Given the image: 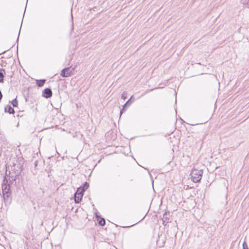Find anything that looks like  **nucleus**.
<instances>
[{
  "mask_svg": "<svg viewBox=\"0 0 249 249\" xmlns=\"http://www.w3.org/2000/svg\"><path fill=\"white\" fill-rule=\"evenodd\" d=\"M3 197L6 203L10 202L11 192L10 191V184L8 183V180L6 177L3 180V184L2 185Z\"/></svg>",
  "mask_w": 249,
  "mask_h": 249,
  "instance_id": "nucleus-1",
  "label": "nucleus"
},
{
  "mask_svg": "<svg viewBox=\"0 0 249 249\" xmlns=\"http://www.w3.org/2000/svg\"><path fill=\"white\" fill-rule=\"evenodd\" d=\"M202 170L193 169L190 174L192 181L196 183L199 182L202 178Z\"/></svg>",
  "mask_w": 249,
  "mask_h": 249,
  "instance_id": "nucleus-2",
  "label": "nucleus"
},
{
  "mask_svg": "<svg viewBox=\"0 0 249 249\" xmlns=\"http://www.w3.org/2000/svg\"><path fill=\"white\" fill-rule=\"evenodd\" d=\"M74 70L71 67L63 69L61 72V76L63 77H67L71 75L72 71Z\"/></svg>",
  "mask_w": 249,
  "mask_h": 249,
  "instance_id": "nucleus-3",
  "label": "nucleus"
},
{
  "mask_svg": "<svg viewBox=\"0 0 249 249\" xmlns=\"http://www.w3.org/2000/svg\"><path fill=\"white\" fill-rule=\"evenodd\" d=\"M42 95L46 98H49L52 96V91L50 88L45 89L42 92Z\"/></svg>",
  "mask_w": 249,
  "mask_h": 249,
  "instance_id": "nucleus-4",
  "label": "nucleus"
},
{
  "mask_svg": "<svg viewBox=\"0 0 249 249\" xmlns=\"http://www.w3.org/2000/svg\"><path fill=\"white\" fill-rule=\"evenodd\" d=\"M132 98V96H131V98L123 106V108L120 110V116H121L124 111L125 110L126 108L131 104L132 102L131 101V99Z\"/></svg>",
  "mask_w": 249,
  "mask_h": 249,
  "instance_id": "nucleus-5",
  "label": "nucleus"
},
{
  "mask_svg": "<svg viewBox=\"0 0 249 249\" xmlns=\"http://www.w3.org/2000/svg\"><path fill=\"white\" fill-rule=\"evenodd\" d=\"M6 176L8 178V180H9V183H10L9 184H12L14 182L16 184L15 181H16V178L18 176V175H15V176H8L7 170H6Z\"/></svg>",
  "mask_w": 249,
  "mask_h": 249,
  "instance_id": "nucleus-6",
  "label": "nucleus"
},
{
  "mask_svg": "<svg viewBox=\"0 0 249 249\" xmlns=\"http://www.w3.org/2000/svg\"><path fill=\"white\" fill-rule=\"evenodd\" d=\"M83 195L76 194V193H75V194H74L75 202L76 203H79L81 201V200L83 197Z\"/></svg>",
  "mask_w": 249,
  "mask_h": 249,
  "instance_id": "nucleus-7",
  "label": "nucleus"
},
{
  "mask_svg": "<svg viewBox=\"0 0 249 249\" xmlns=\"http://www.w3.org/2000/svg\"><path fill=\"white\" fill-rule=\"evenodd\" d=\"M5 112L9 114H14L15 112L14 108L10 105H7L4 108Z\"/></svg>",
  "mask_w": 249,
  "mask_h": 249,
  "instance_id": "nucleus-8",
  "label": "nucleus"
},
{
  "mask_svg": "<svg viewBox=\"0 0 249 249\" xmlns=\"http://www.w3.org/2000/svg\"><path fill=\"white\" fill-rule=\"evenodd\" d=\"M170 218V215L169 212H166L165 213H164V214H163V218H162V219L165 220V222L166 221L169 222Z\"/></svg>",
  "mask_w": 249,
  "mask_h": 249,
  "instance_id": "nucleus-9",
  "label": "nucleus"
},
{
  "mask_svg": "<svg viewBox=\"0 0 249 249\" xmlns=\"http://www.w3.org/2000/svg\"><path fill=\"white\" fill-rule=\"evenodd\" d=\"M5 73V70L3 69H0V83L3 82Z\"/></svg>",
  "mask_w": 249,
  "mask_h": 249,
  "instance_id": "nucleus-10",
  "label": "nucleus"
},
{
  "mask_svg": "<svg viewBox=\"0 0 249 249\" xmlns=\"http://www.w3.org/2000/svg\"><path fill=\"white\" fill-rule=\"evenodd\" d=\"M46 80L45 79H40V80H36V84L39 87H41L43 86L45 84Z\"/></svg>",
  "mask_w": 249,
  "mask_h": 249,
  "instance_id": "nucleus-11",
  "label": "nucleus"
},
{
  "mask_svg": "<svg viewBox=\"0 0 249 249\" xmlns=\"http://www.w3.org/2000/svg\"><path fill=\"white\" fill-rule=\"evenodd\" d=\"M89 187V184L87 182H85L82 186H80L85 191Z\"/></svg>",
  "mask_w": 249,
  "mask_h": 249,
  "instance_id": "nucleus-12",
  "label": "nucleus"
},
{
  "mask_svg": "<svg viewBox=\"0 0 249 249\" xmlns=\"http://www.w3.org/2000/svg\"><path fill=\"white\" fill-rule=\"evenodd\" d=\"M85 191L80 186L79 188H77L75 193H76V194H79L83 195V193Z\"/></svg>",
  "mask_w": 249,
  "mask_h": 249,
  "instance_id": "nucleus-13",
  "label": "nucleus"
},
{
  "mask_svg": "<svg viewBox=\"0 0 249 249\" xmlns=\"http://www.w3.org/2000/svg\"><path fill=\"white\" fill-rule=\"evenodd\" d=\"M11 103L13 106V107H17L18 105V102L17 100V98H15L14 100H12L11 102Z\"/></svg>",
  "mask_w": 249,
  "mask_h": 249,
  "instance_id": "nucleus-14",
  "label": "nucleus"
},
{
  "mask_svg": "<svg viewBox=\"0 0 249 249\" xmlns=\"http://www.w3.org/2000/svg\"><path fill=\"white\" fill-rule=\"evenodd\" d=\"M99 224L102 226H104L105 225V220L103 218H101L100 220H99L98 222Z\"/></svg>",
  "mask_w": 249,
  "mask_h": 249,
  "instance_id": "nucleus-15",
  "label": "nucleus"
},
{
  "mask_svg": "<svg viewBox=\"0 0 249 249\" xmlns=\"http://www.w3.org/2000/svg\"><path fill=\"white\" fill-rule=\"evenodd\" d=\"M127 98V92L126 91H124L122 93V98L123 99H125Z\"/></svg>",
  "mask_w": 249,
  "mask_h": 249,
  "instance_id": "nucleus-16",
  "label": "nucleus"
},
{
  "mask_svg": "<svg viewBox=\"0 0 249 249\" xmlns=\"http://www.w3.org/2000/svg\"><path fill=\"white\" fill-rule=\"evenodd\" d=\"M243 249H249L248 245L245 241L243 244Z\"/></svg>",
  "mask_w": 249,
  "mask_h": 249,
  "instance_id": "nucleus-17",
  "label": "nucleus"
},
{
  "mask_svg": "<svg viewBox=\"0 0 249 249\" xmlns=\"http://www.w3.org/2000/svg\"><path fill=\"white\" fill-rule=\"evenodd\" d=\"M243 3L245 5H247V6L249 7V0H242Z\"/></svg>",
  "mask_w": 249,
  "mask_h": 249,
  "instance_id": "nucleus-18",
  "label": "nucleus"
},
{
  "mask_svg": "<svg viewBox=\"0 0 249 249\" xmlns=\"http://www.w3.org/2000/svg\"><path fill=\"white\" fill-rule=\"evenodd\" d=\"M15 175H17L15 172H11L10 171H9V175H8V176H15Z\"/></svg>",
  "mask_w": 249,
  "mask_h": 249,
  "instance_id": "nucleus-19",
  "label": "nucleus"
},
{
  "mask_svg": "<svg viewBox=\"0 0 249 249\" xmlns=\"http://www.w3.org/2000/svg\"><path fill=\"white\" fill-rule=\"evenodd\" d=\"M168 222H168V221H166L165 222V220L162 219V224H163V225H164V226H166V225H167V224Z\"/></svg>",
  "mask_w": 249,
  "mask_h": 249,
  "instance_id": "nucleus-20",
  "label": "nucleus"
},
{
  "mask_svg": "<svg viewBox=\"0 0 249 249\" xmlns=\"http://www.w3.org/2000/svg\"><path fill=\"white\" fill-rule=\"evenodd\" d=\"M38 164V160H36L34 162V166L35 167H36Z\"/></svg>",
  "mask_w": 249,
  "mask_h": 249,
  "instance_id": "nucleus-21",
  "label": "nucleus"
},
{
  "mask_svg": "<svg viewBox=\"0 0 249 249\" xmlns=\"http://www.w3.org/2000/svg\"><path fill=\"white\" fill-rule=\"evenodd\" d=\"M2 96H3L1 92V91L0 90V101L1 100V99L2 98Z\"/></svg>",
  "mask_w": 249,
  "mask_h": 249,
  "instance_id": "nucleus-22",
  "label": "nucleus"
},
{
  "mask_svg": "<svg viewBox=\"0 0 249 249\" xmlns=\"http://www.w3.org/2000/svg\"><path fill=\"white\" fill-rule=\"evenodd\" d=\"M132 226H133V225H132ZM131 227V226H127V227H127V228H129V227Z\"/></svg>",
  "mask_w": 249,
  "mask_h": 249,
  "instance_id": "nucleus-23",
  "label": "nucleus"
},
{
  "mask_svg": "<svg viewBox=\"0 0 249 249\" xmlns=\"http://www.w3.org/2000/svg\"><path fill=\"white\" fill-rule=\"evenodd\" d=\"M20 29L19 30V32L18 33V35L20 34Z\"/></svg>",
  "mask_w": 249,
  "mask_h": 249,
  "instance_id": "nucleus-24",
  "label": "nucleus"
}]
</instances>
